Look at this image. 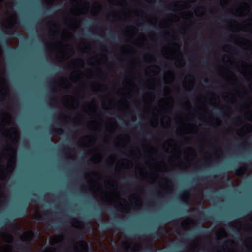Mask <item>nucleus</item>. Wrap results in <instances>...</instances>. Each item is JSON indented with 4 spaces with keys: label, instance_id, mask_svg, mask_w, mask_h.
Returning a JSON list of instances; mask_svg holds the SVG:
<instances>
[{
    "label": "nucleus",
    "instance_id": "nucleus-1",
    "mask_svg": "<svg viewBox=\"0 0 252 252\" xmlns=\"http://www.w3.org/2000/svg\"><path fill=\"white\" fill-rule=\"evenodd\" d=\"M10 248L8 246H4L0 249V252H9Z\"/></svg>",
    "mask_w": 252,
    "mask_h": 252
},
{
    "label": "nucleus",
    "instance_id": "nucleus-2",
    "mask_svg": "<svg viewBox=\"0 0 252 252\" xmlns=\"http://www.w3.org/2000/svg\"><path fill=\"white\" fill-rule=\"evenodd\" d=\"M32 233L31 232H27L24 234L25 239L29 240L32 236Z\"/></svg>",
    "mask_w": 252,
    "mask_h": 252
}]
</instances>
